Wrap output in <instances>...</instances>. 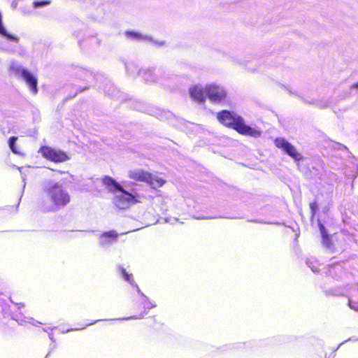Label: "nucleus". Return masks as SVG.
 <instances>
[{"mask_svg": "<svg viewBox=\"0 0 358 358\" xmlns=\"http://www.w3.org/2000/svg\"><path fill=\"white\" fill-rule=\"evenodd\" d=\"M71 196L63 180L45 182L42 187L38 207L44 213H55L68 206Z\"/></svg>", "mask_w": 358, "mask_h": 358, "instance_id": "f257e3e1", "label": "nucleus"}, {"mask_svg": "<svg viewBox=\"0 0 358 358\" xmlns=\"http://www.w3.org/2000/svg\"><path fill=\"white\" fill-rule=\"evenodd\" d=\"M217 118L222 124L236 130L240 134L254 138H258L262 134L260 129L247 125L244 119L234 111L222 110L217 113Z\"/></svg>", "mask_w": 358, "mask_h": 358, "instance_id": "f03ea898", "label": "nucleus"}, {"mask_svg": "<svg viewBox=\"0 0 358 358\" xmlns=\"http://www.w3.org/2000/svg\"><path fill=\"white\" fill-rule=\"evenodd\" d=\"M189 94L192 99L203 103L206 98L212 103H220L226 97L227 93L224 88L216 83H208L205 86L196 85L189 88Z\"/></svg>", "mask_w": 358, "mask_h": 358, "instance_id": "7ed1b4c3", "label": "nucleus"}, {"mask_svg": "<svg viewBox=\"0 0 358 358\" xmlns=\"http://www.w3.org/2000/svg\"><path fill=\"white\" fill-rule=\"evenodd\" d=\"M102 182L108 189L114 194V203L118 208L127 209L137 202L136 197L133 194L125 191L111 177L105 176L102 179Z\"/></svg>", "mask_w": 358, "mask_h": 358, "instance_id": "20e7f679", "label": "nucleus"}, {"mask_svg": "<svg viewBox=\"0 0 358 358\" xmlns=\"http://www.w3.org/2000/svg\"><path fill=\"white\" fill-rule=\"evenodd\" d=\"M128 176L131 179L145 182L154 189L161 187L165 183V180L160 176L151 174L142 169L130 170Z\"/></svg>", "mask_w": 358, "mask_h": 358, "instance_id": "39448f33", "label": "nucleus"}, {"mask_svg": "<svg viewBox=\"0 0 358 358\" xmlns=\"http://www.w3.org/2000/svg\"><path fill=\"white\" fill-rule=\"evenodd\" d=\"M9 70L11 74L24 80L34 94L37 93V78L31 73L15 62L10 64Z\"/></svg>", "mask_w": 358, "mask_h": 358, "instance_id": "423d86ee", "label": "nucleus"}, {"mask_svg": "<svg viewBox=\"0 0 358 358\" xmlns=\"http://www.w3.org/2000/svg\"><path fill=\"white\" fill-rule=\"evenodd\" d=\"M39 152L45 159L57 163L64 162L70 159L66 152L47 146L42 147Z\"/></svg>", "mask_w": 358, "mask_h": 358, "instance_id": "0eeeda50", "label": "nucleus"}, {"mask_svg": "<svg viewBox=\"0 0 358 358\" xmlns=\"http://www.w3.org/2000/svg\"><path fill=\"white\" fill-rule=\"evenodd\" d=\"M275 145L277 148L282 149L295 161H299L301 159V155L298 152L296 148L285 139L282 138H277L275 140Z\"/></svg>", "mask_w": 358, "mask_h": 358, "instance_id": "6e6552de", "label": "nucleus"}, {"mask_svg": "<svg viewBox=\"0 0 358 358\" xmlns=\"http://www.w3.org/2000/svg\"><path fill=\"white\" fill-rule=\"evenodd\" d=\"M120 271L124 279L131 285H134L136 287L137 292L141 294L144 307L148 309L154 308L155 305L141 292L139 287L134 283L132 275L129 274L124 268H120Z\"/></svg>", "mask_w": 358, "mask_h": 358, "instance_id": "1a4fd4ad", "label": "nucleus"}, {"mask_svg": "<svg viewBox=\"0 0 358 358\" xmlns=\"http://www.w3.org/2000/svg\"><path fill=\"white\" fill-rule=\"evenodd\" d=\"M118 234L115 231L105 232L99 236V245L103 248H107L113 245L117 240Z\"/></svg>", "mask_w": 358, "mask_h": 358, "instance_id": "9d476101", "label": "nucleus"}, {"mask_svg": "<svg viewBox=\"0 0 358 358\" xmlns=\"http://www.w3.org/2000/svg\"><path fill=\"white\" fill-rule=\"evenodd\" d=\"M127 36L129 38H133V39H135V40L144 41L150 42V43H152V44H154L155 45H157V46H162V45H164V42L162 41H155L151 36H147V35H143V34H141L137 33V32L127 31Z\"/></svg>", "mask_w": 358, "mask_h": 358, "instance_id": "9b49d317", "label": "nucleus"}, {"mask_svg": "<svg viewBox=\"0 0 358 358\" xmlns=\"http://www.w3.org/2000/svg\"><path fill=\"white\" fill-rule=\"evenodd\" d=\"M12 318L15 320L20 325H26L27 324H32L34 326H36L38 324H41V322L34 320L32 317H23L20 314H16L12 317Z\"/></svg>", "mask_w": 358, "mask_h": 358, "instance_id": "f8f14e48", "label": "nucleus"}, {"mask_svg": "<svg viewBox=\"0 0 358 358\" xmlns=\"http://www.w3.org/2000/svg\"><path fill=\"white\" fill-rule=\"evenodd\" d=\"M141 77L148 82H155L157 80L154 77V73L150 69H141L139 71Z\"/></svg>", "mask_w": 358, "mask_h": 358, "instance_id": "ddd939ff", "label": "nucleus"}, {"mask_svg": "<svg viewBox=\"0 0 358 358\" xmlns=\"http://www.w3.org/2000/svg\"><path fill=\"white\" fill-rule=\"evenodd\" d=\"M319 227H320V233H321V235L322 237L323 245L326 248H330L331 244H330V242L329 240V236H328V235L326 232V230L324 229V227L321 223H319Z\"/></svg>", "mask_w": 358, "mask_h": 358, "instance_id": "4468645a", "label": "nucleus"}, {"mask_svg": "<svg viewBox=\"0 0 358 358\" xmlns=\"http://www.w3.org/2000/svg\"><path fill=\"white\" fill-rule=\"evenodd\" d=\"M17 141V137L12 136L9 138L8 144L10 150L12 152L15 154H20V152L17 150L16 146H15V141Z\"/></svg>", "mask_w": 358, "mask_h": 358, "instance_id": "2eb2a0df", "label": "nucleus"}, {"mask_svg": "<svg viewBox=\"0 0 358 358\" xmlns=\"http://www.w3.org/2000/svg\"><path fill=\"white\" fill-rule=\"evenodd\" d=\"M99 320H95L93 322H91V323H89V324H87L83 327H78V328H75V329H67L66 331L64 330H62V333H66V332H69V331H78V330H81V329H84L87 326H90V325H92L93 324H95L97 322H99Z\"/></svg>", "mask_w": 358, "mask_h": 358, "instance_id": "dca6fc26", "label": "nucleus"}, {"mask_svg": "<svg viewBox=\"0 0 358 358\" xmlns=\"http://www.w3.org/2000/svg\"><path fill=\"white\" fill-rule=\"evenodd\" d=\"M50 3L49 1H36L33 3L35 8L45 6Z\"/></svg>", "mask_w": 358, "mask_h": 358, "instance_id": "f3484780", "label": "nucleus"}, {"mask_svg": "<svg viewBox=\"0 0 358 358\" xmlns=\"http://www.w3.org/2000/svg\"><path fill=\"white\" fill-rule=\"evenodd\" d=\"M143 316H141V317H138V316H133V317H127V318H122V319H118L119 320H131V319H135V320H138V319H141Z\"/></svg>", "mask_w": 358, "mask_h": 358, "instance_id": "a211bd4d", "label": "nucleus"}, {"mask_svg": "<svg viewBox=\"0 0 358 358\" xmlns=\"http://www.w3.org/2000/svg\"><path fill=\"white\" fill-rule=\"evenodd\" d=\"M15 306L17 307L18 309H20L21 308L24 307V303H15Z\"/></svg>", "mask_w": 358, "mask_h": 358, "instance_id": "6ab92c4d", "label": "nucleus"}, {"mask_svg": "<svg viewBox=\"0 0 358 358\" xmlns=\"http://www.w3.org/2000/svg\"><path fill=\"white\" fill-rule=\"evenodd\" d=\"M55 328H56V327H49V328H44V329H43V331H45V332H48L49 329H50V330H53V329H55Z\"/></svg>", "mask_w": 358, "mask_h": 358, "instance_id": "aec40b11", "label": "nucleus"}, {"mask_svg": "<svg viewBox=\"0 0 358 358\" xmlns=\"http://www.w3.org/2000/svg\"><path fill=\"white\" fill-rule=\"evenodd\" d=\"M311 268V270L315 273V272H317L318 271V269L317 268H315V266H313V267H310Z\"/></svg>", "mask_w": 358, "mask_h": 358, "instance_id": "412c9836", "label": "nucleus"}, {"mask_svg": "<svg viewBox=\"0 0 358 358\" xmlns=\"http://www.w3.org/2000/svg\"><path fill=\"white\" fill-rule=\"evenodd\" d=\"M16 6H17V3H16L15 1H13V2L12 3V7H13V8H16Z\"/></svg>", "mask_w": 358, "mask_h": 358, "instance_id": "4be33fe9", "label": "nucleus"}, {"mask_svg": "<svg viewBox=\"0 0 358 358\" xmlns=\"http://www.w3.org/2000/svg\"><path fill=\"white\" fill-rule=\"evenodd\" d=\"M352 88H358V82L355 83L352 86Z\"/></svg>", "mask_w": 358, "mask_h": 358, "instance_id": "5701e85b", "label": "nucleus"}, {"mask_svg": "<svg viewBox=\"0 0 358 358\" xmlns=\"http://www.w3.org/2000/svg\"><path fill=\"white\" fill-rule=\"evenodd\" d=\"M49 338L51 340H53V335L52 334H49Z\"/></svg>", "mask_w": 358, "mask_h": 358, "instance_id": "b1692460", "label": "nucleus"}]
</instances>
